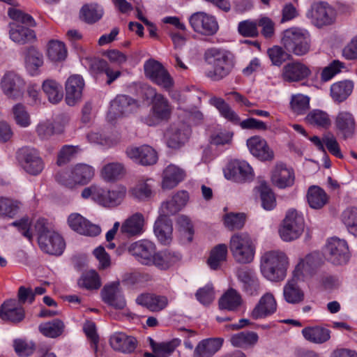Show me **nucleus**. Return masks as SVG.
Wrapping results in <instances>:
<instances>
[{
  "mask_svg": "<svg viewBox=\"0 0 357 357\" xmlns=\"http://www.w3.org/2000/svg\"><path fill=\"white\" fill-rule=\"evenodd\" d=\"M204 58L213 68L206 73V76L213 81H219L227 77L234 66L233 55L225 50L209 48L204 52Z\"/></svg>",
  "mask_w": 357,
  "mask_h": 357,
  "instance_id": "nucleus-1",
  "label": "nucleus"
},
{
  "mask_svg": "<svg viewBox=\"0 0 357 357\" xmlns=\"http://www.w3.org/2000/svg\"><path fill=\"white\" fill-rule=\"evenodd\" d=\"M8 15L15 21V22L10 23L9 34L13 42L24 45L35 40L36 34L32 29L17 24V22H21L26 26H34L36 25L35 20L30 15L15 8H9Z\"/></svg>",
  "mask_w": 357,
  "mask_h": 357,
  "instance_id": "nucleus-2",
  "label": "nucleus"
},
{
  "mask_svg": "<svg viewBox=\"0 0 357 357\" xmlns=\"http://www.w3.org/2000/svg\"><path fill=\"white\" fill-rule=\"evenodd\" d=\"M289 259L286 254L280 250L266 252L261 257L260 269L268 280H283L287 275Z\"/></svg>",
  "mask_w": 357,
  "mask_h": 357,
  "instance_id": "nucleus-3",
  "label": "nucleus"
},
{
  "mask_svg": "<svg viewBox=\"0 0 357 357\" xmlns=\"http://www.w3.org/2000/svg\"><path fill=\"white\" fill-rule=\"evenodd\" d=\"M282 44L289 54L302 56L310 50V36L306 30L292 27L284 31Z\"/></svg>",
  "mask_w": 357,
  "mask_h": 357,
  "instance_id": "nucleus-4",
  "label": "nucleus"
},
{
  "mask_svg": "<svg viewBox=\"0 0 357 357\" xmlns=\"http://www.w3.org/2000/svg\"><path fill=\"white\" fill-rule=\"evenodd\" d=\"M94 176L93 167L79 163L69 169L61 171L56 175V180L61 185L68 188H73L76 185H85L88 183Z\"/></svg>",
  "mask_w": 357,
  "mask_h": 357,
  "instance_id": "nucleus-5",
  "label": "nucleus"
},
{
  "mask_svg": "<svg viewBox=\"0 0 357 357\" xmlns=\"http://www.w3.org/2000/svg\"><path fill=\"white\" fill-rule=\"evenodd\" d=\"M229 249L234 260L238 264H249L254 259L255 246L247 233H236L232 235Z\"/></svg>",
  "mask_w": 357,
  "mask_h": 357,
  "instance_id": "nucleus-6",
  "label": "nucleus"
},
{
  "mask_svg": "<svg viewBox=\"0 0 357 357\" xmlns=\"http://www.w3.org/2000/svg\"><path fill=\"white\" fill-rule=\"evenodd\" d=\"M210 102L218 109L222 116L234 123H239L243 129H256L259 130H266L268 129V126L264 122L254 118H248L240 121L238 114L231 109L222 98L213 97L210 100Z\"/></svg>",
  "mask_w": 357,
  "mask_h": 357,
  "instance_id": "nucleus-7",
  "label": "nucleus"
},
{
  "mask_svg": "<svg viewBox=\"0 0 357 357\" xmlns=\"http://www.w3.org/2000/svg\"><path fill=\"white\" fill-rule=\"evenodd\" d=\"M146 94L153 97L151 114L152 116L145 119V123L150 126H155L162 121H167L172 114V107L168 100L162 94L157 93L155 89L148 86Z\"/></svg>",
  "mask_w": 357,
  "mask_h": 357,
  "instance_id": "nucleus-8",
  "label": "nucleus"
},
{
  "mask_svg": "<svg viewBox=\"0 0 357 357\" xmlns=\"http://www.w3.org/2000/svg\"><path fill=\"white\" fill-rule=\"evenodd\" d=\"M0 89L8 99L17 100L24 96L26 82L24 78L15 72L7 71L0 79Z\"/></svg>",
  "mask_w": 357,
  "mask_h": 357,
  "instance_id": "nucleus-9",
  "label": "nucleus"
},
{
  "mask_svg": "<svg viewBox=\"0 0 357 357\" xmlns=\"http://www.w3.org/2000/svg\"><path fill=\"white\" fill-rule=\"evenodd\" d=\"M304 218L296 210H289L283 220L279 233L284 241H291L297 239L304 230Z\"/></svg>",
  "mask_w": 357,
  "mask_h": 357,
  "instance_id": "nucleus-10",
  "label": "nucleus"
},
{
  "mask_svg": "<svg viewBox=\"0 0 357 357\" xmlns=\"http://www.w3.org/2000/svg\"><path fill=\"white\" fill-rule=\"evenodd\" d=\"M144 70L147 78L166 91H169L173 87L172 77L159 61L149 59L144 63Z\"/></svg>",
  "mask_w": 357,
  "mask_h": 357,
  "instance_id": "nucleus-11",
  "label": "nucleus"
},
{
  "mask_svg": "<svg viewBox=\"0 0 357 357\" xmlns=\"http://www.w3.org/2000/svg\"><path fill=\"white\" fill-rule=\"evenodd\" d=\"M18 160L24 171L32 176L40 174L45 168L39 151L33 148L22 149L18 153Z\"/></svg>",
  "mask_w": 357,
  "mask_h": 357,
  "instance_id": "nucleus-12",
  "label": "nucleus"
},
{
  "mask_svg": "<svg viewBox=\"0 0 357 357\" xmlns=\"http://www.w3.org/2000/svg\"><path fill=\"white\" fill-rule=\"evenodd\" d=\"M307 17L311 19L314 26L321 28L332 24L335 20L336 13L328 3L319 1L311 6Z\"/></svg>",
  "mask_w": 357,
  "mask_h": 357,
  "instance_id": "nucleus-13",
  "label": "nucleus"
},
{
  "mask_svg": "<svg viewBox=\"0 0 357 357\" xmlns=\"http://www.w3.org/2000/svg\"><path fill=\"white\" fill-rule=\"evenodd\" d=\"M325 255L335 265L346 264L350 257L347 243L338 238H331L326 245Z\"/></svg>",
  "mask_w": 357,
  "mask_h": 357,
  "instance_id": "nucleus-14",
  "label": "nucleus"
},
{
  "mask_svg": "<svg viewBox=\"0 0 357 357\" xmlns=\"http://www.w3.org/2000/svg\"><path fill=\"white\" fill-rule=\"evenodd\" d=\"M189 22L195 32L204 36H210L215 34L219 28L215 17L204 12L193 13Z\"/></svg>",
  "mask_w": 357,
  "mask_h": 357,
  "instance_id": "nucleus-15",
  "label": "nucleus"
},
{
  "mask_svg": "<svg viewBox=\"0 0 357 357\" xmlns=\"http://www.w3.org/2000/svg\"><path fill=\"white\" fill-rule=\"evenodd\" d=\"M335 128L337 135L344 140L352 139L356 132V122L352 113L340 111L335 118Z\"/></svg>",
  "mask_w": 357,
  "mask_h": 357,
  "instance_id": "nucleus-16",
  "label": "nucleus"
},
{
  "mask_svg": "<svg viewBox=\"0 0 357 357\" xmlns=\"http://www.w3.org/2000/svg\"><path fill=\"white\" fill-rule=\"evenodd\" d=\"M156 247L151 241L144 239L131 243L128 247V252L142 264L152 266V260Z\"/></svg>",
  "mask_w": 357,
  "mask_h": 357,
  "instance_id": "nucleus-17",
  "label": "nucleus"
},
{
  "mask_svg": "<svg viewBox=\"0 0 357 357\" xmlns=\"http://www.w3.org/2000/svg\"><path fill=\"white\" fill-rule=\"evenodd\" d=\"M225 176L236 182L243 183L252 181L254 173L250 165L244 160L231 161L225 172Z\"/></svg>",
  "mask_w": 357,
  "mask_h": 357,
  "instance_id": "nucleus-18",
  "label": "nucleus"
},
{
  "mask_svg": "<svg viewBox=\"0 0 357 357\" xmlns=\"http://www.w3.org/2000/svg\"><path fill=\"white\" fill-rule=\"evenodd\" d=\"M139 107L138 102L126 95L117 96L111 102L109 116L117 118L129 114Z\"/></svg>",
  "mask_w": 357,
  "mask_h": 357,
  "instance_id": "nucleus-19",
  "label": "nucleus"
},
{
  "mask_svg": "<svg viewBox=\"0 0 357 357\" xmlns=\"http://www.w3.org/2000/svg\"><path fill=\"white\" fill-rule=\"evenodd\" d=\"M40 248L45 253L59 256L65 248L66 244L62 236L56 231L38 238Z\"/></svg>",
  "mask_w": 357,
  "mask_h": 357,
  "instance_id": "nucleus-20",
  "label": "nucleus"
},
{
  "mask_svg": "<svg viewBox=\"0 0 357 357\" xmlns=\"http://www.w3.org/2000/svg\"><path fill=\"white\" fill-rule=\"evenodd\" d=\"M277 310V302L273 294L267 292L259 300L250 312V317L257 320L273 314Z\"/></svg>",
  "mask_w": 357,
  "mask_h": 357,
  "instance_id": "nucleus-21",
  "label": "nucleus"
},
{
  "mask_svg": "<svg viewBox=\"0 0 357 357\" xmlns=\"http://www.w3.org/2000/svg\"><path fill=\"white\" fill-rule=\"evenodd\" d=\"M248 148L251 154L261 161H271L275 154L267 142L259 136H253L247 140Z\"/></svg>",
  "mask_w": 357,
  "mask_h": 357,
  "instance_id": "nucleus-22",
  "label": "nucleus"
},
{
  "mask_svg": "<svg viewBox=\"0 0 357 357\" xmlns=\"http://www.w3.org/2000/svg\"><path fill=\"white\" fill-rule=\"evenodd\" d=\"M68 225L75 231L85 236H96L101 231L98 225L91 223L77 213H72L68 216Z\"/></svg>",
  "mask_w": 357,
  "mask_h": 357,
  "instance_id": "nucleus-23",
  "label": "nucleus"
},
{
  "mask_svg": "<svg viewBox=\"0 0 357 357\" xmlns=\"http://www.w3.org/2000/svg\"><path fill=\"white\" fill-rule=\"evenodd\" d=\"M126 153L129 158L142 165H152L158 160L156 151L148 145L128 147Z\"/></svg>",
  "mask_w": 357,
  "mask_h": 357,
  "instance_id": "nucleus-24",
  "label": "nucleus"
},
{
  "mask_svg": "<svg viewBox=\"0 0 357 357\" xmlns=\"http://www.w3.org/2000/svg\"><path fill=\"white\" fill-rule=\"evenodd\" d=\"M102 301L117 310H123L126 305L124 296L119 282L105 285L101 292Z\"/></svg>",
  "mask_w": 357,
  "mask_h": 357,
  "instance_id": "nucleus-25",
  "label": "nucleus"
},
{
  "mask_svg": "<svg viewBox=\"0 0 357 357\" xmlns=\"http://www.w3.org/2000/svg\"><path fill=\"white\" fill-rule=\"evenodd\" d=\"M84 81L79 75H73L68 77L66 82V101L70 106L75 105L80 101Z\"/></svg>",
  "mask_w": 357,
  "mask_h": 357,
  "instance_id": "nucleus-26",
  "label": "nucleus"
},
{
  "mask_svg": "<svg viewBox=\"0 0 357 357\" xmlns=\"http://www.w3.org/2000/svg\"><path fill=\"white\" fill-rule=\"evenodd\" d=\"M321 264V259L319 254L307 255L296 266L293 272L294 276L297 279L311 276Z\"/></svg>",
  "mask_w": 357,
  "mask_h": 357,
  "instance_id": "nucleus-27",
  "label": "nucleus"
},
{
  "mask_svg": "<svg viewBox=\"0 0 357 357\" xmlns=\"http://www.w3.org/2000/svg\"><path fill=\"white\" fill-rule=\"evenodd\" d=\"M311 71L304 63L295 61L286 64L282 68L283 80L289 82H299L309 77Z\"/></svg>",
  "mask_w": 357,
  "mask_h": 357,
  "instance_id": "nucleus-28",
  "label": "nucleus"
},
{
  "mask_svg": "<svg viewBox=\"0 0 357 357\" xmlns=\"http://www.w3.org/2000/svg\"><path fill=\"white\" fill-rule=\"evenodd\" d=\"M144 215L141 213H135L122 223L120 232L128 238L141 235L144 231Z\"/></svg>",
  "mask_w": 357,
  "mask_h": 357,
  "instance_id": "nucleus-29",
  "label": "nucleus"
},
{
  "mask_svg": "<svg viewBox=\"0 0 357 357\" xmlns=\"http://www.w3.org/2000/svg\"><path fill=\"white\" fill-rule=\"evenodd\" d=\"M109 343L114 350L125 354L134 352L137 345V341L134 337L122 332H116L111 335Z\"/></svg>",
  "mask_w": 357,
  "mask_h": 357,
  "instance_id": "nucleus-30",
  "label": "nucleus"
},
{
  "mask_svg": "<svg viewBox=\"0 0 357 357\" xmlns=\"http://www.w3.org/2000/svg\"><path fill=\"white\" fill-rule=\"evenodd\" d=\"M0 317L4 321L20 322L24 318V310L16 300L10 299L1 305Z\"/></svg>",
  "mask_w": 357,
  "mask_h": 357,
  "instance_id": "nucleus-31",
  "label": "nucleus"
},
{
  "mask_svg": "<svg viewBox=\"0 0 357 357\" xmlns=\"http://www.w3.org/2000/svg\"><path fill=\"white\" fill-rule=\"evenodd\" d=\"M126 193V188L121 185H117L109 190L102 188L99 204L106 207L116 206L123 202Z\"/></svg>",
  "mask_w": 357,
  "mask_h": 357,
  "instance_id": "nucleus-32",
  "label": "nucleus"
},
{
  "mask_svg": "<svg viewBox=\"0 0 357 357\" xmlns=\"http://www.w3.org/2000/svg\"><path fill=\"white\" fill-rule=\"evenodd\" d=\"M167 146L178 149L187 142L190 135V129L184 125L172 126L166 132Z\"/></svg>",
  "mask_w": 357,
  "mask_h": 357,
  "instance_id": "nucleus-33",
  "label": "nucleus"
},
{
  "mask_svg": "<svg viewBox=\"0 0 357 357\" xmlns=\"http://www.w3.org/2000/svg\"><path fill=\"white\" fill-rule=\"evenodd\" d=\"M222 343L223 339L220 337L203 340L196 346L193 357H212L220 350Z\"/></svg>",
  "mask_w": 357,
  "mask_h": 357,
  "instance_id": "nucleus-34",
  "label": "nucleus"
},
{
  "mask_svg": "<svg viewBox=\"0 0 357 357\" xmlns=\"http://www.w3.org/2000/svg\"><path fill=\"white\" fill-rule=\"evenodd\" d=\"M271 181L277 187L285 188L294 184V174L285 165L278 164L272 173Z\"/></svg>",
  "mask_w": 357,
  "mask_h": 357,
  "instance_id": "nucleus-35",
  "label": "nucleus"
},
{
  "mask_svg": "<svg viewBox=\"0 0 357 357\" xmlns=\"http://www.w3.org/2000/svg\"><path fill=\"white\" fill-rule=\"evenodd\" d=\"M137 304L146 307L151 311L158 312L163 310L168 304L166 296L151 294H142L136 298Z\"/></svg>",
  "mask_w": 357,
  "mask_h": 357,
  "instance_id": "nucleus-36",
  "label": "nucleus"
},
{
  "mask_svg": "<svg viewBox=\"0 0 357 357\" xmlns=\"http://www.w3.org/2000/svg\"><path fill=\"white\" fill-rule=\"evenodd\" d=\"M181 259V255L178 252L169 250H164L158 252H155L152 260V265H154L160 270H167Z\"/></svg>",
  "mask_w": 357,
  "mask_h": 357,
  "instance_id": "nucleus-37",
  "label": "nucleus"
},
{
  "mask_svg": "<svg viewBox=\"0 0 357 357\" xmlns=\"http://www.w3.org/2000/svg\"><path fill=\"white\" fill-rule=\"evenodd\" d=\"M298 280L293 275V278L287 281L283 288L284 300L289 303L298 304L304 300V292L298 284Z\"/></svg>",
  "mask_w": 357,
  "mask_h": 357,
  "instance_id": "nucleus-38",
  "label": "nucleus"
},
{
  "mask_svg": "<svg viewBox=\"0 0 357 357\" xmlns=\"http://www.w3.org/2000/svg\"><path fill=\"white\" fill-rule=\"evenodd\" d=\"M302 335L310 342L323 344L330 340L331 331L320 326H307L302 330Z\"/></svg>",
  "mask_w": 357,
  "mask_h": 357,
  "instance_id": "nucleus-39",
  "label": "nucleus"
},
{
  "mask_svg": "<svg viewBox=\"0 0 357 357\" xmlns=\"http://www.w3.org/2000/svg\"><path fill=\"white\" fill-rule=\"evenodd\" d=\"M63 132V128L59 123L51 120L40 121L36 127V132L40 140H48L55 135Z\"/></svg>",
  "mask_w": 357,
  "mask_h": 357,
  "instance_id": "nucleus-40",
  "label": "nucleus"
},
{
  "mask_svg": "<svg viewBox=\"0 0 357 357\" xmlns=\"http://www.w3.org/2000/svg\"><path fill=\"white\" fill-rule=\"evenodd\" d=\"M185 172L174 165H169L163 172L162 185L164 189H172L176 187L185 178Z\"/></svg>",
  "mask_w": 357,
  "mask_h": 357,
  "instance_id": "nucleus-41",
  "label": "nucleus"
},
{
  "mask_svg": "<svg viewBox=\"0 0 357 357\" xmlns=\"http://www.w3.org/2000/svg\"><path fill=\"white\" fill-rule=\"evenodd\" d=\"M172 221L168 218L159 216L154 225V233L161 243L169 244L172 240Z\"/></svg>",
  "mask_w": 357,
  "mask_h": 357,
  "instance_id": "nucleus-42",
  "label": "nucleus"
},
{
  "mask_svg": "<svg viewBox=\"0 0 357 357\" xmlns=\"http://www.w3.org/2000/svg\"><path fill=\"white\" fill-rule=\"evenodd\" d=\"M243 299L241 294L234 289L230 288L220 298L218 304L222 310L236 311L241 305Z\"/></svg>",
  "mask_w": 357,
  "mask_h": 357,
  "instance_id": "nucleus-43",
  "label": "nucleus"
},
{
  "mask_svg": "<svg viewBox=\"0 0 357 357\" xmlns=\"http://www.w3.org/2000/svg\"><path fill=\"white\" fill-rule=\"evenodd\" d=\"M354 84L351 81L344 80L334 83L331 86V96L337 102L344 101L352 93Z\"/></svg>",
  "mask_w": 357,
  "mask_h": 357,
  "instance_id": "nucleus-44",
  "label": "nucleus"
},
{
  "mask_svg": "<svg viewBox=\"0 0 357 357\" xmlns=\"http://www.w3.org/2000/svg\"><path fill=\"white\" fill-rule=\"evenodd\" d=\"M42 89L47 97L48 100L56 104L63 96L62 86L54 79H47L43 82Z\"/></svg>",
  "mask_w": 357,
  "mask_h": 357,
  "instance_id": "nucleus-45",
  "label": "nucleus"
},
{
  "mask_svg": "<svg viewBox=\"0 0 357 357\" xmlns=\"http://www.w3.org/2000/svg\"><path fill=\"white\" fill-rule=\"evenodd\" d=\"M65 324L59 319H54L51 321L43 323L39 325V331L45 337L56 338L61 336L65 330Z\"/></svg>",
  "mask_w": 357,
  "mask_h": 357,
  "instance_id": "nucleus-46",
  "label": "nucleus"
},
{
  "mask_svg": "<svg viewBox=\"0 0 357 357\" xmlns=\"http://www.w3.org/2000/svg\"><path fill=\"white\" fill-rule=\"evenodd\" d=\"M103 13V9L97 3L85 4L80 10V18L87 24H94L102 18Z\"/></svg>",
  "mask_w": 357,
  "mask_h": 357,
  "instance_id": "nucleus-47",
  "label": "nucleus"
},
{
  "mask_svg": "<svg viewBox=\"0 0 357 357\" xmlns=\"http://www.w3.org/2000/svg\"><path fill=\"white\" fill-rule=\"evenodd\" d=\"M227 246L225 244H218L210 252L207 264L212 270H218L221 264L226 261L227 256Z\"/></svg>",
  "mask_w": 357,
  "mask_h": 357,
  "instance_id": "nucleus-48",
  "label": "nucleus"
},
{
  "mask_svg": "<svg viewBox=\"0 0 357 357\" xmlns=\"http://www.w3.org/2000/svg\"><path fill=\"white\" fill-rule=\"evenodd\" d=\"M307 199L310 206L314 209L322 208L328 202V196L325 191L317 185L310 187Z\"/></svg>",
  "mask_w": 357,
  "mask_h": 357,
  "instance_id": "nucleus-49",
  "label": "nucleus"
},
{
  "mask_svg": "<svg viewBox=\"0 0 357 357\" xmlns=\"http://www.w3.org/2000/svg\"><path fill=\"white\" fill-rule=\"evenodd\" d=\"M25 63L31 75L36 74L38 69L43 64V54L33 47L28 48L25 54Z\"/></svg>",
  "mask_w": 357,
  "mask_h": 357,
  "instance_id": "nucleus-50",
  "label": "nucleus"
},
{
  "mask_svg": "<svg viewBox=\"0 0 357 357\" xmlns=\"http://www.w3.org/2000/svg\"><path fill=\"white\" fill-rule=\"evenodd\" d=\"M258 340V335L252 331H243L233 335L230 341L236 347L245 348L254 345Z\"/></svg>",
  "mask_w": 357,
  "mask_h": 357,
  "instance_id": "nucleus-51",
  "label": "nucleus"
},
{
  "mask_svg": "<svg viewBox=\"0 0 357 357\" xmlns=\"http://www.w3.org/2000/svg\"><path fill=\"white\" fill-rule=\"evenodd\" d=\"M125 174L123 164L111 162L105 165L101 170V176L105 181H114L121 178Z\"/></svg>",
  "mask_w": 357,
  "mask_h": 357,
  "instance_id": "nucleus-52",
  "label": "nucleus"
},
{
  "mask_svg": "<svg viewBox=\"0 0 357 357\" xmlns=\"http://www.w3.org/2000/svg\"><path fill=\"white\" fill-rule=\"evenodd\" d=\"M15 123L21 128H27L31 124L30 114L26 107L22 103H17L11 109Z\"/></svg>",
  "mask_w": 357,
  "mask_h": 357,
  "instance_id": "nucleus-53",
  "label": "nucleus"
},
{
  "mask_svg": "<svg viewBox=\"0 0 357 357\" xmlns=\"http://www.w3.org/2000/svg\"><path fill=\"white\" fill-rule=\"evenodd\" d=\"M260 193L261 205L265 210L270 211L276 206V199L274 193L265 181L260 183L257 187Z\"/></svg>",
  "mask_w": 357,
  "mask_h": 357,
  "instance_id": "nucleus-54",
  "label": "nucleus"
},
{
  "mask_svg": "<svg viewBox=\"0 0 357 357\" xmlns=\"http://www.w3.org/2000/svg\"><path fill=\"white\" fill-rule=\"evenodd\" d=\"M78 285L86 289H98L101 286L100 278L94 270L84 273L78 280Z\"/></svg>",
  "mask_w": 357,
  "mask_h": 357,
  "instance_id": "nucleus-55",
  "label": "nucleus"
},
{
  "mask_svg": "<svg viewBox=\"0 0 357 357\" xmlns=\"http://www.w3.org/2000/svg\"><path fill=\"white\" fill-rule=\"evenodd\" d=\"M181 344L178 339H173L171 341L165 342H155L151 339V347L154 353L162 356H169L175 349Z\"/></svg>",
  "mask_w": 357,
  "mask_h": 357,
  "instance_id": "nucleus-56",
  "label": "nucleus"
},
{
  "mask_svg": "<svg viewBox=\"0 0 357 357\" xmlns=\"http://www.w3.org/2000/svg\"><path fill=\"white\" fill-rule=\"evenodd\" d=\"M82 149L79 146L64 145L57 155L56 164L61 166L74 159Z\"/></svg>",
  "mask_w": 357,
  "mask_h": 357,
  "instance_id": "nucleus-57",
  "label": "nucleus"
},
{
  "mask_svg": "<svg viewBox=\"0 0 357 357\" xmlns=\"http://www.w3.org/2000/svg\"><path fill=\"white\" fill-rule=\"evenodd\" d=\"M67 55L65 45L58 40H51L48 44L47 56L54 61L64 60Z\"/></svg>",
  "mask_w": 357,
  "mask_h": 357,
  "instance_id": "nucleus-58",
  "label": "nucleus"
},
{
  "mask_svg": "<svg viewBox=\"0 0 357 357\" xmlns=\"http://www.w3.org/2000/svg\"><path fill=\"white\" fill-rule=\"evenodd\" d=\"M306 120L312 125L322 128H328L331 123L328 114L321 110L310 112L307 115Z\"/></svg>",
  "mask_w": 357,
  "mask_h": 357,
  "instance_id": "nucleus-59",
  "label": "nucleus"
},
{
  "mask_svg": "<svg viewBox=\"0 0 357 357\" xmlns=\"http://www.w3.org/2000/svg\"><path fill=\"white\" fill-rule=\"evenodd\" d=\"M342 217L349 232L357 236V208L346 209L342 213Z\"/></svg>",
  "mask_w": 357,
  "mask_h": 357,
  "instance_id": "nucleus-60",
  "label": "nucleus"
},
{
  "mask_svg": "<svg viewBox=\"0 0 357 357\" xmlns=\"http://www.w3.org/2000/svg\"><path fill=\"white\" fill-rule=\"evenodd\" d=\"M268 54L273 65L280 66L291 58V55L282 47L279 46H274L268 50Z\"/></svg>",
  "mask_w": 357,
  "mask_h": 357,
  "instance_id": "nucleus-61",
  "label": "nucleus"
},
{
  "mask_svg": "<svg viewBox=\"0 0 357 357\" xmlns=\"http://www.w3.org/2000/svg\"><path fill=\"white\" fill-rule=\"evenodd\" d=\"M130 195L139 200H146L151 197V186L146 182L140 181L129 190Z\"/></svg>",
  "mask_w": 357,
  "mask_h": 357,
  "instance_id": "nucleus-62",
  "label": "nucleus"
},
{
  "mask_svg": "<svg viewBox=\"0 0 357 357\" xmlns=\"http://www.w3.org/2000/svg\"><path fill=\"white\" fill-rule=\"evenodd\" d=\"M245 215L244 213H230L225 215L224 224L230 230L240 229L245 224Z\"/></svg>",
  "mask_w": 357,
  "mask_h": 357,
  "instance_id": "nucleus-63",
  "label": "nucleus"
},
{
  "mask_svg": "<svg viewBox=\"0 0 357 357\" xmlns=\"http://www.w3.org/2000/svg\"><path fill=\"white\" fill-rule=\"evenodd\" d=\"M310 99L307 96L297 94L292 96L290 104L292 110L297 114L305 113L309 107Z\"/></svg>",
  "mask_w": 357,
  "mask_h": 357,
  "instance_id": "nucleus-64",
  "label": "nucleus"
}]
</instances>
